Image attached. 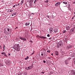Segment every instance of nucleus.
<instances>
[{"mask_svg":"<svg viewBox=\"0 0 75 75\" xmlns=\"http://www.w3.org/2000/svg\"><path fill=\"white\" fill-rule=\"evenodd\" d=\"M74 17H73L72 18V19H74Z\"/></svg>","mask_w":75,"mask_h":75,"instance_id":"8fccbe9b","label":"nucleus"},{"mask_svg":"<svg viewBox=\"0 0 75 75\" xmlns=\"http://www.w3.org/2000/svg\"><path fill=\"white\" fill-rule=\"evenodd\" d=\"M50 40H52V38H49Z\"/></svg>","mask_w":75,"mask_h":75,"instance_id":"58836bf2","label":"nucleus"},{"mask_svg":"<svg viewBox=\"0 0 75 75\" xmlns=\"http://www.w3.org/2000/svg\"><path fill=\"white\" fill-rule=\"evenodd\" d=\"M30 69H31V68H33L34 67V66L33 65H31V66H30Z\"/></svg>","mask_w":75,"mask_h":75,"instance_id":"393cba45","label":"nucleus"},{"mask_svg":"<svg viewBox=\"0 0 75 75\" xmlns=\"http://www.w3.org/2000/svg\"><path fill=\"white\" fill-rule=\"evenodd\" d=\"M48 1H48V0H47L46 1H45V3H48Z\"/></svg>","mask_w":75,"mask_h":75,"instance_id":"7c9ffc66","label":"nucleus"},{"mask_svg":"<svg viewBox=\"0 0 75 75\" xmlns=\"http://www.w3.org/2000/svg\"><path fill=\"white\" fill-rule=\"evenodd\" d=\"M17 28V27H16Z\"/></svg>","mask_w":75,"mask_h":75,"instance_id":"052dcab7","label":"nucleus"},{"mask_svg":"<svg viewBox=\"0 0 75 75\" xmlns=\"http://www.w3.org/2000/svg\"><path fill=\"white\" fill-rule=\"evenodd\" d=\"M48 58L49 59H51V57H48Z\"/></svg>","mask_w":75,"mask_h":75,"instance_id":"4c0bfd02","label":"nucleus"},{"mask_svg":"<svg viewBox=\"0 0 75 75\" xmlns=\"http://www.w3.org/2000/svg\"><path fill=\"white\" fill-rule=\"evenodd\" d=\"M28 58H29L28 56H27V58H25V60H27V59H28Z\"/></svg>","mask_w":75,"mask_h":75,"instance_id":"b1692460","label":"nucleus"},{"mask_svg":"<svg viewBox=\"0 0 75 75\" xmlns=\"http://www.w3.org/2000/svg\"><path fill=\"white\" fill-rule=\"evenodd\" d=\"M70 32L71 33H74V32H75V26L74 28L71 29L70 30Z\"/></svg>","mask_w":75,"mask_h":75,"instance_id":"20e7f679","label":"nucleus"},{"mask_svg":"<svg viewBox=\"0 0 75 75\" xmlns=\"http://www.w3.org/2000/svg\"><path fill=\"white\" fill-rule=\"evenodd\" d=\"M74 4L75 3V1L73 2Z\"/></svg>","mask_w":75,"mask_h":75,"instance_id":"5fc2aeb1","label":"nucleus"},{"mask_svg":"<svg viewBox=\"0 0 75 75\" xmlns=\"http://www.w3.org/2000/svg\"><path fill=\"white\" fill-rule=\"evenodd\" d=\"M74 17H75V15L74 16Z\"/></svg>","mask_w":75,"mask_h":75,"instance_id":"4d7b16f0","label":"nucleus"},{"mask_svg":"<svg viewBox=\"0 0 75 75\" xmlns=\"http://www.w3.org/2000/svg\"><path fill=\"white\" fill-rule=\"evenodd\" d=\"M63 3H64V4H68V3L67 2H65V1H64L63 2Z\"/></svg>","mask_w":75,"mask_h":75,"instance_id":"4be33fe9","label":"nucleus"},{"mask_svg":"<svg viewBox=\"0 0 75 75\" xmlns=\"http://www.w3.org/2000/svg\"><path fill=\"white\" fill-rule=\"evenodd\" d=\"M41 73L42 74H44V72H42Z\"/></svg>","mask_w":75,"mask_h":75,"instance_id":"ea45409f","label":"nucleus"},{"mask_svg":"<svg viewBox=\"0 0 75 75\" xmlns=\"http://www.w3.org/2000/svg\"><path fill=\"white\" fill-rule=\"evenodd\" d=\"M67 30H69L70 29V27L69 26H67L66 27Z\"/></svg>","mask_w":75,"mask_h":75,"instance_id":"9b49d317","label":"nucleus"},{"mask_svg":"<svg viewBox=\"0 0 75 75\" xmlns=\"http://www.w3.org/2000/svg\"><path fill=\"white\" fill-rule=\"evenodd\" d=\"M19 38L21 40H23V41H26V39L25 38H23V37H20Z\"/></svg>","mask_w":75,"mask_h":75,"instance_id":"39448f33","label":"nucleus"},{"mask_svg":"<svg viewBox=\"0 0 75 75\" xmlns=\"http://www.w3.org/2000/svg\"><path fill=\"white\" fill-rule=\"evenodd\" d=\"M17 14V13L15 12L14 13H13L12 14V16H15V15H16Z\"/></svg>","mask_w":75,"mask_h":75,"instance_id":"4468645a","label":"nucleus"},{"mask_svg":"<svg viewBox=\"0 0 75 75\" xmlns=\"http://www.w3.org/2000/svg\"><path fill=\"white\" fill-rule=\"evenodd\" d=\"M69 75H75V71L73 70H70L69 72Z\"/></svg>","mask_w":75,"mask_h":75,"instance_id":"7ed1b4c3","label":"nucleus"},{"mask_svg":"<svg viewBox=\"0 0 75 75\" xmlns=\"http://www.w3.org/2000/svg\"><path fill=\"white\" fill-rule=\"evenodd\" d=\"M43 62L44 63H45V62H46V61H45V60H43Z\"/></svg>","mask_w":75,"mask_h":75,"instance_id":"72a5a7b5","label":"nucleus"},{"mask_svg":"<svg viewBox=\"0 0 75 75\" xmlns=\"http://www.w3.org/2000/svg\"><path fill=\"white\" fill-rule=\"evenodd\" d=\"M52 55H53V54L52 53Z\"/></svg>","mask_w":75,"mask_h":75,"instance_id":"13d9d810","label":"nucleus"},{"mask_svg":"<svg viewBox=\"0 0 75 75\" xmlns=\"http://www.w3.org/2000/svg\"><path fill=\"white\" fill-rule=\"evenodd\" d=\"M4 47V50H3V51H4V50H5V45H3Z\"/></svg>","mask_w":75,"mask_h":75,"instance_id":"a878e982","label":"nucleus"},{"mask_svg":"<svg viewBox=\"0 0 75 75\" xmlns=\"http://www.w3.org/2000/svg\"><path fill=\"white\" fill-rule=\"evenodd\" d=\"M5 56H6V57H8L7 56V55H6Z\"/></svg>","mask_w":75,"mask_h":75,"instance_id":"864d4df0","label":"nucleus"},{"mask_svg":"<svg viewBox=\"0 0 75 75\" xmlns=\"http://www.w3.org/2000/svg\"><path fill=\"white\" fill-rule=\"evenodd\" d=\"M47 37H50V34H48L47 35Z\"/></svg>","mask_w":75,"mask_h":75,"instance_id":"c756f323","label":"nucleus"},{"mask_svg":"<svg viewBox=\"0 0 75 75\" xmlns=\"http://www.w3.org/2000/svg\"><path fill=\"white\" fill-rule=\"evenodd\" d=\"M53 31V28H50V33H52Z\"/></svg>","mask_w":75,"mask_h":75,"instance_id":"6e6552de","label":"nucleus"},{"mask_svg":"<svg viewBox=\"0 0 75 75\" xmlns=\"http://www.w3.org/2000/svg\"><path fill=\"white\" fill-rule=\"evenodd\" d=\"M14 49L17 51H20V46L19 44H16L13 46Z\"/></svg>","mask_w":75,"mask_h":75,"instance_id":"f03ea898","label":"nucleus"},{"mask_svg":"<svg viewBox=\"0 0 75 75\" xmlns=\"http://www.w3.org/2000/svg\"><path fill=\"white\" fill-rule=\"evenodd\" d=\"M24 0H22V1H21V5H22V4H23V3H24Z\"/></svg>","mask_w":75,"mask_h":75,"instance_id":"f8f14e48","label":"nucleus"},{"mask_svg":"<svg viewBox=\"0 0 75 75\" xmlns=\"http://www.w3.org/2000/svg\"><path fill=\"white\" fill-rule=\"evenodd\" d=\"M30 23H25V25H29L30 24Z\"/></svg>","mask_w":75,"mask_h":75,"instance_id":"2eb2a0df","label":"nucleus"},{"mask_svg":"<svg viewBox=\"0 0 75 75\" xmlns=\"http://www.w3.org/2000/svg\"><path fill=\"white\" fill-rule=\"evenodd\" d=\"M44 52L43 54H44V55L45 57H47V53H45V50H43Z\"/></svg>","mask_w":75,"mask_h":75,"instance_id":"0eeeda50","label":"nucleus"},{"mask_svg":"<svg viewBox=\"0 0 75 75\" xmlns=\"http://www.w3.org/2000/svg\"><path fill=\"white\" fill-rule=\"evenodd\" d=\"M68 7H67L68 8H70V4L68 5Z\"/></svg>","mask_w":75,"mask_h":75,"instance_id":"cd10ccee","label":"nucleus"},{"mask_svg":"<svg viewBox=\"0 0 75 75\" xmlns=\"http://www.w3.org/2000/svg\"><path fill=\"white\" fill-rule=\"evenodd\" d=\"M41 38H43V39H46V38H47L46 37H44V36H42L41 37Z\"/></svg>","mask_w":75,"mask_h":75,"instance_id":"f3484780","label":"nucleus"},{"mask_svg":"<svg viewBox=\"0 0 75 75\" xmlns=\"http://www.w3.org/2000/svg\"><path fill=\"white\" fill-rule=\"evenodd\" d=\"M37 1V0H34V3H35V2H36V1Z\"/></svg>","mask_w":75,"mask_h":75,"instance_id":"473e14b6","label":"nucleus"},{"mask_svg":"<svg viewBox=\"0 0 75 75\" xmlns=\"http://www.w3.org/2000/svg\"><path fill=\"white\" fill-rule=\"evenodd\" d=\"M30 42H33V41H31V40H30Z\"/></svg>","mask_w":75,"mask_h":75,"instance_id":"de8ad7c7","label":"nucleus"},{"mask_svg":"<svg viewBox=\"0 0 75 75\" xmlns=\"http://www.w3.org/2000/svg\"><path fill=\"white\" fill-rule=\"evenodd\" d=\"M47 52H49V53H50V51L48 50L47 51Z\"/></svg>","mask_w":75,"mask_h":75,"instance_id":"c9c22d12","label":"nucleus"},{"mask_svg":"<svg viewBox=\"0 0 75 75\" xmlns=\"http://www.w3.org/2000/svg\"><path fill=\"white\" fill-rule=\"evenodd\" d=\"M33 54H34V53H33L31 54L33 55Z\"/></svg>","mask_w":75,"mask_h":75,"instance_id":"3c124183","label":"nucleus"},{"mask_svg":"<svg viewBox=\"0 0 75 75\" xmlns=\"http://www.w3.org/2000/svg\"><path fill=\"white\" fill-rule=\"evenodd\" d=\"M55 54L56 55H58V52L57 51H55Z\"/></svg>","mask_w":75,"mask_h":75,"instance_id":"dca6fc26","label":"nucleus"},{"mask_svg":"<svg viewBox=\"0 0 75 75\" xmlns=\"http://www.w3.org/2000/svg\"><path fill=\"white\" fill-rule=\"evenodd\" d=\"M16 7H17V6H18V7H20V4H16Z\"/></svg>","mask_w":75,"mask_h":75,"instance_id":"6ab92c4d","label":"nucleus"},{"mask_svg":"<svg viewBox=\"0 0 75 75\" xmlns=\"http://www.w3.org/2000/svg\"><path fill=\"white\" fill-rule=\"evenodd\" d=\"M10 63H11V62L10 61H8L7 62V63L8 64H10Z\"/></svg>","mask_w":75,"mask_h":75,"instance_id":"412c9836","label":"nucleus"},{"mask_svg":"<svg viewBox=\"0 0 75 75\" xmlns=\"http://www.w3.org/2000/svg\"><path fill=\"white\" fill-rule=\"evenodd\" d=\"M74 14H75V12H74Z\"/></svg>","mask_w":75,"mask_h":75,"instance_id":"bf43d9fd","label":"nucleus"},{"mask_svg":"<svg viewBox=\"0 0 75 75\" xmlns=\"http://www.w3.org/2000/svg\"><path fill=\"white\" fill-rule=\"evenodd\" d=\"M16 6V5H14L13 6V7H15Z\"/></svg>","mask_w":75,"mask_h":75,"instance_id":"e433bc0d","label":"nucleus"},{"mask_svg":"<svg viewBox=\"0 0 75 75\" xmlns=\"http://www.w3.org/2000/svg\"><path fill=\"white\" fill-rule=\"evenodd\" d=\"M52 34H54V33L52 32Z\"/></svg>","mask_w":75,"mask_h":75,"instance_id":"49530a36","label":"nucleus"},{"mask_svg":"<svg viewBox=\"0 0 75 75\" xmlns=\"http://www.w3.org/2000/svg\"><path fill=\"white\" fill-rule=\"evenodd\" d=\"M1 48H2V47L0 45V49H2Z\"/></svg>","mask_w":75,"mask_h":75,"instance_id":"f704fd0d","label":"nucleus"},{"mask_svg":"<svg viewBox=\"0 0 75 75\" xmlns=\"http://www.w3.org/2000/svg\"><path fill=\"white\" fill-rule=\"evenodd\" d=\"M37 37H38V38H41V36L40 37L39 35H38L37 36Z\"/></svg>","mask_w":75,"mask_h":75,"instance_id":"c85d7f7f","label":"nucleus"},{"mask_svg":"<svg viewBox=\"0 0 75 75\" xmlns=\"http://www.w3.org/2000/svg\"><path fill=\"white\" fill-rule=\"evenodd\" d=\"M28 67H29L30 69H31V68L30 67V66Z\"/></svg>","mask_w":75,"mask_h":75,"instance_id":"a19ab883","label":"nucleus"},{"mask_svg":"<svg viewBox=\"0 0 75 75\" xmlns=\"http://www.w3.org/2000/svg\"><path fill=\"white\" fill-rule=\"evenodd\" d=\"M67 33V31H66V30H63L62 33Z\"/></svg>","mask_w":75,"mask_h":75,"instance_id":"5701e85b","label":"nucleus"},{"mask_svg":"<svg viewBox=\"0 0 75 75\" xmlns=\"http://www.w3.org/2000/svg\"><path fill=\"white\" fill-rule=\"evenodd\" d=\"M9 11H10V12H11V13H12V12H13V10H12V9H9Z\"/></svg>","mask_w":75,"mask_h":75,"instance_id":"aec40b11","label":"nucleus"},{"mask_svg":"<svg viewBox=\"0 0 75 75\" xmlns=\"http://www.w3.org/2000/svg\"><path fill=\"white\" fill-rule=\"evenodd\" d=\"M33 1H32V2Z\"/></svg>","mask_w":75,"mask_h":75,"instance_id":"680f3d73","label":"nucleus"},{"mask_svg":"<svg viewBox=\"0 0 75 75\" xmlns=\"http://www.w3.org/2000/svg\"><path fill=\"white\" fill-rule=\"evenodd\" d=\"M5 54V52H4L1 53V54H2V55H3V54Z\"/></svg>","mask_w":75,"mask_h":75,"instance_id":"2f4dec72","label":"nucleus"},{"mask_svg":"<svg viewBox=\"0 0 75 75\" xmlns=\"http://www.w3.org/2000/svg\"><path fill=\"white\" fill-rule=\"evenodd\" d=\"M64 62H65L66 65H67V64H68V60H66L64 61Z\"/></svg>","mask_w":75,"mask_h":75,"instance_id":"ddd939ff","label":"nucleus"},{"mask_svg":"<svg viewBox=\"0 0 75 75\" xmlns=\"http://www.w3.org/2000/svg\"><path fill=\"white\" fill-rule=\"evenodd\" d=\"M54 31L55 33H58V30L57 29H55L54 30Z\"/></svg>","mask_w":75,"mask_h":75,"instance_id":"9d476101","label":"nucleus"},{"mask_svg":"<svg viewBox=\"0 0 75 75\" xmlns=\"http://www.w3.org/2000/svg\"><path fill=\"white\" fill-rule=\"evenodd\" d=\"M41 55L42 56H43V54H42V53L41 54Z\"/></svg>","mask_w":75,"mask_h":75,"instance_id":"a18cd8bd","label":"nucleus"},{"mask_svg":"<svg viewBox=\"0 0 75 75\" xmlns=\"http://www.w3.org/2000/svg\"><path fill=\"white\" fill-rule=\"evenodd\" d=\"M71 46H70V45H69L68 46V48H70L71 47Z\"/></svg>","mask_w":75,"mask_h":75,"instance_id":"bb28decb","label":"nucleus"},{"mask_svg":"<svg viewBox=\"0 0 75 75\" xmlns=\"http://www.w3.org/2000/svg\"><path fill=\"white\" fill-rule=\"evenodd\" d=\"M4 1V0H2L1 1V2H2V3H3Z\"/></svg>","mask_w":75,"mask_h":75,"instance_id":"37998d69","label":"nucleus"},{"mask_svg":"<svg viewBox=\"0 0 75 75\" xmlns=\"http://www.w3.org/2000/svg\"><path fill=\"white\" fill-rule=\"evenodd\" d=\"M59 5H60V3L57 2L55 4V6L56 7H57V6H58Z\"/></svg>","mask_w":75,"mask_h":75,"instance_id":"1a4fd4ad","label":"nucleus"},{"mask_svg":"<svg viewBox=\"0 0 75 75\" xmlns=\"http://www.w3.org/2000/svg\"><path fill=\"white\" fill-rule=\"evenodd\" d=\"M48 18H50V17L49 16H48Z\"/></svg>","mask_w":75,"mask_h":75,"instance_id":"603ef678","label":"nucleus"},{"mask_svg":"<svg viewBox=\"0 0 75 75\" xmlns=\"http://www.w3.org/2000/svg\"><path fill=\"white\" fill-rule=\"evenodd\" d=\"M4 55L5 56H6V53H5V54H4Z\"/></svg>","mask_w":75,"mask_h":75,"instance_id":"c03bdc74","label":"nucleus"},{"mask_svg":"<svg viewBox=\"0 0 75 75\" xmlns=\"http://www.w3.org/2000/svg\"><path fill=\"white\" fill-rule=\"evenodd\" d=\"M8 56H10V54H8Z\"/></svg>","mask_w":75,"mask_h":75,"instance_id":"79ce46f5","label":"nucleus"},{"mask_svg":"<svg viewBox=\"0 0 75 75\" xmlns=\"http://www.w3.org/2000/svg\"><path fill=\"white\" fill-rule=\"evenodd\" d=\"M62 44L60 42V43H59L57 44V46H58V48H59V47L61 46H62Z\"/></svg>","mask_w":75,"mask_h":75,"instance_id":"423d86ee","label":"nucleus"},{"mask_svg":"<svg viewBox=\"0 0 75 75\" xmlns=\"http://www.w3.org/2000/svg\"><path fill=\"white\" fill-rule=\"evenodd\" d=\"M25 69L26 70H30V69L29 67H25Z\"/></svg>","mask_w":75,"mask_h":75,"instance_id":"a211bd4d","label":"nucleus"},{"mask_svg":"<svg viewBox=\"0 0 75 75\" xmlns=\"http://www.w3.org/2000/svg\"><path fill=\"white\" fill-rule=\"evenodd\" d=\"M31 14H33V15H34V13H32Z\"/></svg>","mask_w":75,"mask_h":75,"instance_id":"09e8293b","label":"nucleus"},{"mask_svg":"<svg viewBox=\"0 0 75 75\" xmlns=\"http://www.w3.org/2000/svg\"><path fill=\"white\" fill-rule=\"evenodd\" d=\"M4 33L5 34L8 35V33H11V29L8 28H6L4 30Z\"/></svg>","mask_w":75,"mask_h":75,"instance_id":"f257e3e1","label":"nucleus"},{"mask_svg":"<svg viewBox=\"0 0 75 75\" xmlns=\"http://www.w3.org/2000/svg\"><path fill=\"white\" fill-rule=\"evenodd\" d=\"M74 57H75V55H74Z\"/></svg>","mask_w":75,"mask_h":75,"instance_id":"6e6d98bb","label":"nucleus"}]
</instances>
